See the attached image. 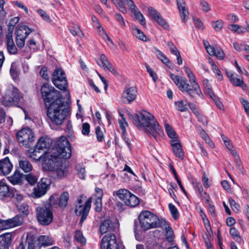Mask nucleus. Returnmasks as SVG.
Segmentation results:
<instances>
[{"instance_id":"57","label":"nucleus","mask_w":249,"mask_h":249,"mask_svg":"<svg viewBox=\"0 0 249 249\" xmlns=\"http://www.w3.org/2000/svg\"><path fill=\"white\" fill-rule=\"evenodd\" d=\"M157 226L156 228L160 227L161 228H164L165 230L169 227L168 225L167 222L164 219H160L158 217V220L157 221Z\"/></svg>"},{"instance_id":"9","label":"nucleus","mask_w":249,"mask_h":249,"mask_svg":"<svg viewBox=\"0 0 249 249\" xmlns=\"http://www.w3.org/2000/svg\"><path fill=\"white\" fill-rule=\"evenodd\" d=\"M122 242L112 233L104 236L100 243V249H122Z\"/></svg>"},{"instance_id":"46","label":"nucleus","mask_w":249,"mask_h":249,"mask_svg":"<svg viewBox=\"0 0 249 249\" xmlns=\"http://www.w3.org/2000/svg\"><path fill=\"white\" fill-rule=\"evenodd\" d=\"M229 28L233 32L238 34L243 33L245 32L244 29L242 26L237 24H231Z\"/></svg>"},{"instance_id":"61","label":"nucleus","mask_w":249,"mask_h":249,"mask_svg":"<svg viewBox=\"0 0 249 249\" xmlns=\"http://www.w3.org/2000/svg\"><path fill=\"white\" fill-rule=\"evenodd\" d=\"M95 205V211L97 212H100L102 210V199H96L94 202Z\"/></svg>"},{"instance_id":"34","label":"nucleus","mask_w":249,"mask_h":249,"mask_svg":"<svg viewBox=\"0 0 249 249\" xmlns=\"http://www.w3.org/2000/svg\"><path fill=\"white\" fill-rule=\"evenodd\" d=\"M11 197H13L18 202L22 201L25 196L15 188H12Z\"/></svg>"},{"instance_id":"35","label":"nucleus","mask_w":249,"mask_h":249,"mask_svg":"<svg viewBox=\"0 0 249 249\" xmlns=\"http://www.w3.org/2000/svg\"><path fill=\"white\" fill-rule=\"evenodd\" d=\"M10 75L14 80H16L19 76V71H18L17 65L16 62L11 64L10 70Z\"/></svg>"},{"instance_id":"53","label":"nucleus","mask_w":249,"mask_h":249,"mask_svg":"<svg viewBox=\"0 0 249 249\" xmlns=\"http://www.w3.org/2000/svg\"><path fill=\"white\" fill-rule=\"evenodd\" d=\"M28 45L30 49H33L34 51H37L39 49V45L33 38L28 41Z\"/></svg>"},{"instance_id":"63","label":"nucleus","mask_w":249,"mask_h":249,"mask_svg":"<svg viewBox=\"0 0 249 249\" xmlns=\"http://www.w3.org/2000/svg\"><path fill=\"white\" fill-rule=\"evenodd\" d=\"M229 203L232 209L233 210L238 211L240 209L239 205L235 201L231 198L229 199Z\"/></svg>"},{"instance_id":"16","label":"nucleus","mask_w":249,"mask_h":249,"mask_svg":"<svg viewBox=\"0 0 249 249\" xmlns=\"http://www.w3.org/2000/svg\"><path fill=\"white\" fill-rule=\"evenodd\" d=\"M137 90L135 87L125 89L122 94V101L124 104L131 103L135 99L137 96Z\"/></svg>"},{"instance_id":"6","label":"nucleus","mask_w":249,"mask_h":249,"mask_svg":"<svg viewBox=\"0 0 249 249\" xmlns=\"http://www.w3.org/2000/svg\"><path fill=\"white\" fill-rule=\"evenodd\" d=\"M22 96L18 89L12 85H9L3 97L2 104L5 106L17 105L20 101Z\"/></svg>"},{"instance_id":"10","label":"nucleus","mask_w":249,"mask_h":249,"mask_svg":"<svg viewBox=\"0 0 249 249\" xmlns=\"http://www.w3.org/2000/svg\"><path fill=\"white\" fill-rule=\"evenodd\" d=\"M52 82L56 88L66 91L68 84L65 71L60 68H56L53 73Z\"/></svg>"},{"instance_id":"47","label":"nucleus","mask_w":249,"mask_h":249,"mask_svg":"<svg viewBox=\"0 0 249 249\" xmlns=\"http://www.w3.org/2000/svg\"><path fill=\"white\" fill-rule=\"evenodd\" d=\"M175 105L176 108L181 112H184L187 110L188 108L186 105L182 100L176 102Z\"/></svg>"},{"instance_id":"17","label":"nucleus","mask_w":249,"mask_h":249,"mask_svg":"<svg viewBox=\"0 0 249 249\" xmlns=\"http://www.w3.org/2000/svg\"><path fill=\"white\" fill-rule=\"evenodd\" d=\"M148 11L150 16L160 25L165 29H168L169 27V25L161 16L160 13H159L155 9L151 7L148 8Z\"/></svg>"},{"instance_id":"21","label":"nucleus","mask_w":249,"mask_h":249,"mask_svg":"<svg viewBox=\"0 0 249 249\" xmlns=\"http://www.w3.org/2000/svg\"><path fill=\"white\" fill-rule=\"evenodd\" d=\"M52 144V140L47 137H42L37 141L36 146L37 149L43 151H46V150L49 148Z\"/></svg>"},{"instance_id":"60","label":"nucleus","mask_w":249,"mask_h":249,"mask_svg":"<svg viewBox=\"0 0 249 249\" xmlns=\"http://www.w3.org/2000/svg\"><path fill=\"white\" fill-rule=\"evenodd\" d=\"M205 93L206 94L208 95L212 99L215 97L216 96L213 89L209 85H207L205 87Z\"/></svg>"},{"instance_id":"4","label":"nucleus","mask_w":249,"mask_h":249,"mask_svg":"<svg viewBox=\"0 0 249 249\" xmlns=\"http://www.w3.org/2000/svg\"><path fill=\"white\" fill-rule=\"evenodd\" d=\"M54 156L59 159H69L71 155L70 143L65 137H61L53 149Z\"/></svg>"},{"instance_id":"18","label":"nucleus","mask_w":249,"mask_h":249,"mask_svg":"<svg viewBox=\"0 0 249 249\" xmlns=\"http://www.w3.org/2000/svg\"><path fill=\"white\" fill-rule=\"evenodd\" d=\"M13 169V164L8 157L0 160V174L4 176L9 174Z\"/></svg>"},{"instance_id":"27","label":"nucleus","mask_w":249,"mask_h":249,"mask_svg":"<svg viewBox=\"0 0 249 249\" xmlns=\"http://www.w3.org/2000/svg\"><path fill=\"white\" fill-rule=\"evenodd\" d=\"M52 171H54L57 176L60 178H62L67 176L68 174V167L65 165H63L61 164V161L57 163V165Z\"/></svg>"},{"instance_id":"13","label":"nucleus","mask_w":249,"mask_h":249,"mask_svg":"<svg viewBox=\"0 0 249 249\" xmlns=\"http://www.w3.org/2000/svg\"><path fill=\"white\" fill-rule=\"evenodd\" d=\"M18 141L25 147H29L35 140V136L32 129L23 128L16 134Z\"/></svg>"},{"instance_id":"22","label":"nucleus","mask_w":249,"mask_h":249,"mask_svg":"<svg viewBox=\"0 0 249 249\" xmlns=\"http://www.w3.org/2000/svg\"><path fill=\"white\" fill-rule=\"evenodd\" d=\"M6 48L10 54H15L17 53L18 49L13 41L12 33H9L6 36Z\"/></svg>"},{"instance_id":"23","label":"nucleus","mask_w":249,"mask_h":249,"mask_svg":"<svg viewBox=\"0 0 249 249\" xmlns=\"http://www.w3.org/2000/svg\"><path fill=\"white\" fill-rule=\"evenodd\" d=\"M178 7L183 22H185L189 16V12L185 6L184 0H177Z\"/></svg>"},{"instance_id":"24","label":"nucleus","mask_w":249,"mask_h":249,"mask_svg":"<svg viewBox=\"0 0 249 249\" xmlns=\"http://www.w3.org/2000/svg\"><path fill=\"white\" fill-rule=\"evenodd\" d=\"M29 153L31 158L35 160L41 161L47 152L38 149L36 145L35 149L29 150Z\"/></svg>"},{"instance_id":"7","label":"nucleus","mask_w":249,"mask_h":249,"mask_svg":"<svg viewBox=\"0 0 249 249\" xmlns=\"http://www.w3.org/2000/svg\"><path fill=\"white\" fill-rule=\"evenodd\" d=\"M139 220L142 228L144 231L155 228L157 226L158 216L148 211H143L139 216Z\"/></svg>"},{"instance_id":"51","label":"nucleus","mask_w":249,"mask_h":249,"mask_svg":"<svg viewBox=\"0 0 249 249\" xmlns=\"http://www.w3.org/2000/svg\"><path fill=\"white\" fill-rule=\"evenodd\" d=\"M230 152L231 154L234 158V161L236 163V165L238 166V168H240L241 165V162L240 157L238 155L237 151L235 150L232 149H231V150H230Z\"/></svg>"},{"instance_id":"20","label":"nucleus","mask_w":249,"mask_h":249,"mask_svg":"<svg viewBox=\"0 0 249 249\" xmlns=\"http://www.w3.org/2000/svg\"><path fill=\"white\" fill-rule=\"evenodd\" d=\"M12 240V234L7 232L0 235V249H9Z\"/></svg>"},{"instance_id":"15","label":"nucleus","mask_w":249,"mask_h":249,"mask_svg":"<svg viewBox=\"0 0 249 249\" xmlns=\"http://www.w3.org/2000/svg\"><path fill=\"white\" fill-rule=\"evenodd\" d=\"M41 161L43 168L51 171L54 169L57 163L60 161L57 157L54 156L53 151L52 154L47 152Z\"/></svg>"},{"instance_id":"37","label":"nucleus","mask_w":249,"mask_h":249,"mask_svg":"<svg viewBox=\"0 0 249 249\" xmlns=\"http://www.w3.org/2000/svg\"><path fill=\"white\" fill-rule=\"evenodd\" d=\"M230 82L234 86L236 87H240L243 89H246L248 88L247 85L244 83L242 79L236 78L234 76H233V77L231 79Z\"/></svg>"},{"instance_id":"56","label":"nucleus","mask_w":249,"mask_h":249,"mask_svg":"<svg viewBox=\"0 0 249 249\" xmlns=\"http://www.w3.org/2000/svg\"><path fill=\"white\" fill-rule=\"evenodd\" d=\"M76 169L79 177L81 179H84L86 176L85 168L80 165H77Z\"/></svg>"},{"instance_id":"30","label":"nucleus","mask_w":249,"mask_h":249,"mask_svg":"<svg viewBox=\"0 0 249 249\" xmlns=\"http://www.w3.org/2000/svg\"><path fill=\"white\" fill-rule=\"evenodd\" d=\"M19 168L25 173L30 172L33 170V166L31 162L25 159L18 160Z\"/></svg>"},{"instance_id":"38","label":"nucleus","mask_w":249,"mask_h":249,"mask_svg":"<svg viewBox=\"0 0 249 249\" xmlns=\"http://www.w3.org/2000/svg\"><path fill=\"white\" fill-rule=\"evenodd\" d=\"M131 12L134 15L135 18L139 21L140 23L142 25L145 24L146 22L145 18L137 8L131 11Z\"/></svg>"},{"instance_id":"62","label":"nucleus","mask_w":249,"mask_h":249,"mask_svg":"<svg viewBox=\"0 0 249 249\" xmlns=\"http://www.w3.org/2000/svg\"><path fill=\"white\" fill-rule=\"evenodd\" d=\"M90 132V125L88 123H83L82 124V133L84 135H89Z\"/></svg>"},{"instance_id":"25","label":"nucleus","mask_w":249,"mask_h":249,"mask_svg":"<svg viewBox=\"0 0 249 249\" xmlns=\"http://www.w3.org/2000/svg\"><path fill=\"white\" fill-rule=\"evenodd\" d=\"M12 189L10 190L9 186L6 183L0 181V199L11 197Z\"/></svg>"},{"instance_id":"11","label":"nucleus","mask_w":249,"mask_h":249,"mask_svg":"<svg viewBox=\"0 0 249 249\" xmlns=\"http://www.w3.org/2000/svg\"><path fill=\"white\" fill-rule=\"evenodd\" d=\"M91 198H89L86 202H84L81 198L78 199L74 211L76 215L81 216L80 223H82L87 218L91 207Z\"/></svg>"},{"instance_id":"45","label":"nucleus","mask_w":249,"mask_h":249,"mask_svg":"<svg viewBox=\"0 0 249 249\" xmlns=\"http://www.w3.org/2000/svg\"><path fill=\"white\" fill-rule=\"evenodd\" d=\"M230 234L231 236L236 242H238L239 240L241 239V236L238 231L234 227H232L230 230Z\"/></svg>"},{"instance_id":"28","label":"nucleus","mask_w":249,"mask_h":249,"mask_svg":"<svg viewBox=\"0 0 249 249\" xmlns=\"http://www.w3.org/2000/svg\"><path fill=\"white\" fill-rule=\"evenodd\" d=\"M7 228H11L21 225L23 223V218L18 215L6 220Z\"/></svg>"},{"instance_id":"40","label":"nucleus","mask_w":249,"mask_h":249,"mask_svg":"<svg viewBox=\"0 0 249 249\" xmlns=\"http://www.w3.org/2000/svg\"><path fill=\"white\" fill-rule=\"evenodd\" d=\"M116 7L123 14L126 13L127 10L124 4L123 0H111Z\"/></svg>"},{"instance_id":"36","label":"nucleus","mask_w":249,"mask_h":249,"mask_svg":"<svg viewBox=\"0 0 249 249\" xmlns=\"http://www.w3.org/2000/svg\"><path fill=\"white\" fill-rule=\"evenodd\" d=\"M165 128L167 135L172 140H178V136L169 124H165Z\"/></svg>"},{"instance_id":"2","label":"nucleus","mask_w":249,"mask_h":249,"mask_svg":"<svg viewBox=\"0 0 249 249\" xmlns=\"http://www.w3.org/2000/svg\"><path fill=\"white\" fill-rule=\"evenodd\" d=\"M184 69L189 78L191 86L187 83L185 78L176 75L173 73L170 74L171 79L181 91L186 92L192 98H195L196 96L202 95L199 86L196 82V77L192 71L189 68L186 66L184 67Z\"/></svg>"},{"instance_id":"1","label":"nucleus","mask_w":249,"mask_h":249,"mask_svg":"<svg viewBox=\"0 0 249 249\" xmlns=\"http://www.w3.org/2000/svg\"><path fill=\"white\" fill-rule=\"evenodd\" d=\"M133 124L139 129H143L150 136L156 140L159 136L162 134V131L154 116L147 111L139 112L132 116Z\"/></svg>"},{"instance_id":"54","label":"nucleus","mask_w":249,"mask_h":249,"mask_svg":"<svg viewBox=\"0 0 249 249\" xmlns=\"http://www.w3.org/2000/svg\"><path fill=\"white\" fill-rule=\"evenodd\" d=\"M195 115L197 117L198 121L201 122L203 124H207L208 121L206 117L204 116L200 111L198 112L196 111Z\"/></svg>"},{"instance_id":"59","label":"nucleus","mask_w":249,"mask_h":249,"mask_svg":"<svg viewBox=\"0 0 249 249\" xmlns=\"http://www.w3.org/2000/svg\"><path fill=\"white\" fill-rule=\"evenodd\" d=\"M215 53L214 54L217 58L222 60L225 57V53L219 47L215 48Z\"/></svg>"},{"instance_id":"32","label":"nucleus","mask_w":249,"mask_h":249,"mask_svg":"<svg viewBox=\"0 0 249 249\" xmlns=\"http://www.w3.org/2000/svg\"><path fill=\"white\" fill-rule=\"evenodd\" d=\"M31 32V30L27 26H20L17 30V36L19 37H27Z\"/></svg>"},{"instance_id":"14","label":"nucleus","mask_w":249,"mask_h":249,"mask_svg":"<svg viewBox=\"0 0 249 249\" xmlns=\"http://www.w3.org/2000/svg\"><path fill=\"white\" fill-rule=\"evenodd\" d=\"M50 180L47 178H42L37 183L36 187L33 189V194L36 198H39L44 196L50 188Z\"/></svg>"},{"instance_id":"41","label":"nucleus","mask_w":249,"mask_h":249,"mask_svg":"<svg viewBox=\"0 0 249 249\" xmlns=\"http://www.w3.org/2000/svg\"><path fill=\"white\" fill-rule=\"evenodd\" d=\"M116 7L123 14L126 13L127 10L124 4L123 0H111Z\"/></svg>"},{"instance_id":"26","label":"nucleus","mask_w":249,"mask_h":249,"mask_svg":"<svg viewBox=\"0 0 249 249\" xmlns=\"http://www.w3.org/2000/svg\"><path fill=\"white\" fill-rule=\"evenodd\" d=\"M23 176V174L17 169L13 175L8 177V179L13 185H18L22 183Z\"/></svg>"},{"instance_id":"3","label":"nucleus","mask_w":249,"mask_h":249,"mask_svg":"<svg viewBox=\"0 0 249 249\" xmlns=\"http://www.w3.org/2000/svg\"><path fill=\"white\" fill-rule=\"evenodd\" d=\"M47 116L50 120L57 125H61L69 115V109L62 100H57L45 106Z\"/></svg>"},{"instance_id":"58","label":"nucleus","mask_w":249,"mask_h":249,"mask_svg":"<svg viewBox=\"0 0 249 249\" xmlns=\"http://www.w3.org/2000/svg\"><path fill=\"white\" fill-rule=\"evenodd\" d=\"M100 60L102 63L101 67L104 69H105L107 66L110 63L107 57L104 54H102L100 55Z\"/></svg>"},{"instance_id":"12","label":"nucleus","mask_w":249,"mask_h":249,"mask_svg":"<svg viewBox=\"0 0 249 249\" xmlns=\"http://www.w3.org/2000/svg\"><path fill=\"white\" fill-rule=\"evenodd\" d=\"M36 211L37 221L40 225L47 226L52 222L53 214L49 208L37 207Z\"/></svg>"},{"instance_id":"19","label":"nucleus","mask_w":249,"mask_h":249,"mask_svg":"<svg viewBox=\"0 0 249 249\" xmlns=\"http://www.w3.org/2000/svg\"><path fill=\"white\" fill-rule=\"evenodd\" d=\"M173 153L176 157L180 159H183L184 152L182 148V145L178 140H172L170 142Z\"/></svg>"},{"instance_id":"39","label":"nucleus","mask_w":249,"mask_h":249,"mask_svg":"<svg viewBox=\"0 0 249 249\" xmlns=\"http://www.w3.org/2000/svg\"><path fill=\"white\" fill-rule=\"evenodd\" d=\"M132 29L135 32L134 35L137 38L144 41H147V37L140 29L137 28L135 26L132 27Z\"/></svg>"},{"instance_id":"44","label":"nucleus","mask_w":249,"mask_h":249,"mask_svg":"<svg viewBox=\"0 0 249 249\" xmlns=\"http://www.w3.org/2000/svg\"><path fill=\"white\" fill-rule=\"evenodd\" d=\"M165 230V237L169 242H172L174 240V234L173 229L170 227H168Z\"/></svg>"},{"instance_id":"5","label":"nucleus","mask_w":249,"mask_h":249,"mask_svg":"<svg viewBox=\"0 0 249 249\" xmlns=\"http://www.w3.org/2000/svg\"><path fill=\"white\" fill-rule=\"evenodd\" d=\"M41 92L45 106L55 101L62 99L60 92L48 83H45L42 86Z\"/></svg>"},{"instance_id":"55","label":"nucleus","mask_w":249,"mask_h":249,"mask_svg":"<svg viewBox=\"0 0 249 249\" xmlns=\"http://www.w3.org/2000/svg\"><path fill=\"white\" fill-rule=\"evenodd\" d=\"M37 13L45 21L47 22H50L51 21L50 16L44 10L42 9L38 10H37Z\"/></svg>"},{"instance_id":"29","label":"nucleus","mask_w":249,"mask_h":249,"mask_svg":"<svg viewBox=\"0 0 249 249\" xmlns=\"http://www.w3.org/2000/svg\"><path fill=\"white\" fill-rule=\"evenodd\" d=\"M114 228L113 223L109 219L104 220L100 225V232L102 234L114 231Z\"/></svg>"},{"instance_id":"42","label":"nucleus","mask_w":249,"mask_h":249,"mask_svg":"<svg viewBox=\"0 0 249 249\" xmlns=\"http://www.w3.org/2000/svg\"><path fill=\"white\" fill-rule=\"evenodd\" d=\"M75 239L82 245L86 244V240L83 236L82 232L80 231H76L74 233Z\"/></svg>"},{"instance_id":"49","label":"nucleus","mask_w":249,"mask_h":249,"mask_svg":"<svg viewBox=\"0 0 249 249\" xmlns=\"http://www.w3.org/2000/svg\"><path fill=\"white\" fill-rule=\"evenodd\" d=\"M25 179L29 184L32 185H35L37 181V178L36 176L31 174L25 175Z\"/></svg>"},{"instance_id":"33","label":"nucleus","mask_w":249,"mask_h":249,"mask_svg":"<svg viewBox=\"0 0 249 249\" xmlns=\"http://www.w3.org/2000/svg\"><path fill=\"white\" fill-rule=\"evenodd\" d=\"M69 195L67 192H63L59 197L58 205L61 208H65L68 204Z\"/></svg>"},{"instance_id":"8","label":"nucleus","mask_w":249,"mask_h":249,"mask_svg":"<svg viewBox=\"0 0 249 249\" xmlns=\"http://www.w3.org/2000/svg\"><path fill=\"white\" fill-rule=\"evenodd\" d=\"M114 194L115 192L113 193ZM115 194L129 207H135L140 203L139 198L126 189H120L115 192Z\"/></svg>"},{"instance_id":"52","label":"nucleus","mask_w":249,"mask_h":249,"mask_svg":"<svg viewBox=\"0 0 249 249\" xmlns=\"http://www.w3.org/2000/svg\"><path fill=\"white\" fill-rule=\"evenodd\" d=\"M28 208V204L24 203L18 206V210L24 215L27 216L29 214Z\"/></svg>"},{"instance_id":"43","label":"nucleus","mask_w":249,"mask_h":249,"mask_svg":"<svg viewBox=\"0 0 249 249\" xmlns=\"http://www.w3.org/2000/svg\"><path fill=\"white\" fill-rule=\"evenodd\" d=\"M104 129H101V128L98 126L95 128V134L97 138V140L99 142H102L104 139Z\"/></svg>"},{"instance_id":"50","label":"nucleus","mask_w":249,"mask_h":249,"mask_svg":"<svg viewBox=\"0 0 249 249\" xmlns=\"http://www.w3.org/2000/svg\"><path fill=\"white\" fill-rule=\"evenodd\" d=\"M169 209L171 212L172 217L175 220H177L178 218V212L175 206L172 204H169Z\"/></svg>"},{"instance_id":"48","label":"nucleus","mask_w":249,"mask_h":249,"mask_svg":"<svg viewBox=\"0 0 249 249\" xmlns=\"http://www.w3.org/2000/svg\"><path fill=\"white\" fill-rule=\"evenodd\" d=\"M223 25L224 22L221 20H218L212 22V26L216 32L220 31L223 28Z\"/></svg>"},{"instance_id":"64","label":"nucleus","mask_w":249,"mask_h":249,"mask_svg":"<svg viewBox=\"0 0 249 249\" xmlns=\"http://www.w3.org/2000/svg\"><path fill=\"white\" fill-rule=\"evenodd\" d=\"M167 46L169 48L170 51L173 54L176 55L178 53H179V52L177 49V47L174 45L173 42L170 41L168 42Z\"/></svg>"},{"instance_id":"31","label":"nucleus","mask_w":249,"mask_h":249,"mask_svg":"<svg viewBox=\"0 0 249 249\" xmlns=\"http://www.w3.org/2000/svg\"><path fill=\"white\" fill-rule=\"evenodd\" d=\"M39 244L42 246H49L54 244L53 239L49 236L40 235L38 238Z\"/></svg>"}]
</instances>
